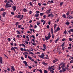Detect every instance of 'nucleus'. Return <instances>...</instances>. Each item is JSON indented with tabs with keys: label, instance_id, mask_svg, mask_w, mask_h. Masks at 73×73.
Returning <instances> with one entry per match:
<instances>
[{
	"label": "nucleus",
	"instance_id": "obj_1",
	"mask_svg": "<svg viewBox=\"0 0 73 73\" xmlns=\"http://www.w3.org/2000/svg\"><path fill=\"white\" fill-rule=\"evenodd\" d=\"M6 8H10L11 7V5H10L9 3H6L5 5Z\"/></svg>",
	"mask_w": 73,
	"mask_h": 73
},
{
	"label": "nucleus",
	"instance_id": "obj_2",
	"mask_svg": "<svg viewBox=\"0 0 73 73\" xmlns=\"http://www.w3.org/2000/svg\"><path fill=\"white\" fill-rule=\"evenodd\" d=\"M66 68H62V70H60L59 71L60 73H63V72H64L65 71H66Z\"/></svg>",
	"mask_w": 73,
	"mask_h": 73
},
{
	"label": "nucleus",
	"instance_id": "obj_3",
	"mask_svg": "<svg viewBox=\"0 0 73 73\" xmlns=\"http://www.w3.org/2000/svg\"><path fill=\"white\" fill-rule=\"evenodd\" d=\"M72 18H73V16H68L67 17V19H72Z\"/></svg>",
	"mask_w": 73,
	"mask_h": 73
},
{
	"label": "nucleus",
	"instance_id": "obj_4",
	"mask_svg": "<svg viewBox=\"0 0 73 73\" xmlns=\"http://www.w3.org/2000/svg\"><path fill=\"white\" fill-rule=\"evenodd\" d=\"M23 62L25 64L26 66H28V64H27V62L26 61H23Z\"/></svg>",
	"mask_w": 73,
	"mask_h": 73
},
{
	"label": "nucleus",
	"instance_id": "obj_5",
	"mask_svg": "<svg viewBox=\"0 0 73 73\" xmlns=\"http://www.w3.org/2000/svg\"><path fill=\"white\" fill-rule=\"evenodd\" d=\"M20 50H21V51H24L25 52H27V50L25 48L23 49L22 48H21Z\"/></svg>",
	"mask_w": 73,
	"mask_h": 73
},
{
	"label": "nucleus",
	"instance_id": "obj_6",
	"mask_svg": "<svg viewBox=\"0 0 73 73\" xmlns=\"http://www.w3.org/2000/svg\"><path fill=\"white\" fill-rule=\"evenodd\" d=\"M50 36H45V38H46V40H48L49 39H50Z\"/></svg>",
	"mask_w": 73,
	"mask_h": 73
},
{
	"label": "nucleus",
	"instance_id": "obj_7",
	"mask_svg": "<svg viewBox=\"0 0 73 73\" xmlns=\"http://www.w3.org/2000/svg\"><path fill=\"white\" fill-rule=\"evenodd\" d=\"M12 8L13 9V11H15L16 9V7L15 6H13L12 7Z\"/></svg>",
	"mask_w": 73,
	"mask_h": 73
},
{
	"label": "nucleus",
	"instance_id": "obj_8",
	"mask_svg": "<svg viewBox=\"0 0 73 73\" xmlns=\"http://www.w3.org/2000/svg\"><path fill=\"white\" fill-rule=\"evenodd\" d=\"M28 58L30 59V60H31L32 61H35V60H34L33 59H32V58H31V57L30 56H28Z\"/></svg>",
	"mask_w": 73,
	"mask_h": 73
},
{
	"label": "nucleus",
	"instance_id": "obj_9",
	"mask_svg": "<svg viewBox=\"0 0 73 73\" xmlns=\"http://www.w3.org/2000/svg\"><path fill=\"white\" fill-rule=\"evenodd\" d=\"M53 14H50L48 15V17H53Z\"/></svg>",
	"mask_w": 73,
	"mask_h": 73
},
{
	"label": "nucleus",
	"instance_id": "obj_10",
	"mask_svg": "<svg viewBox=\"0 0 73 73\" xmlns=\"http://www.w3.org/2000/svg\"><path fill=\"white\" fill-rule=\"evenodd\" d=\"M11 69L13 71H15V67L13 66H12L11 67Z\"/></svg>",
	"mask_w": 73,
	"mask_h": 73
},
{
	"label": "nucleus",
	"instance_id": "obj_11",
	"mask_svg": "<svg viewBox=\"0 0 73 73\" xmlns=\"http://www.w3.org/2000/svg\"><path fill=\"white\" fill-rule=\"evenodd\" d=\"M16 23L15 25L16 27H17V25H19V23H20L19 22H16Z\"/></svg>",
	"mask_w": 73,
	"mask_h": 73
},
{
	"label": "nucleus",
	"instance_id": "obj_12",
	"mask_svg": "<svg viewBox=\"0 0 73 73\" xmlns=\"http://www.w3.org/2000/svg\"><path fill=\"white\" fill-rule=\"evenodd\" d=\"M2 57L0 56V62L1 64H2V62H3V60H2Z\"/></svg>",
	"mask_w": 73,
	"mask_h": 73
},
{
	"label": "nucleus",
	"instance_id": "obj_13",
	"mask_svg": "<svg viewBox=\"0 0 73 73\" xmlns=\"http://www.w3.org/2000/svg\"><path fill=\"white\" fill-rule=\"evenodd\" d=\"M40 57V58H43V59H44L45 58H44V55H43L42 54H41Z\"/></svg>",
	"mask_w": 73,
	"mask_h": 73
},
{
	"label": "nucleus",
	"instance_id": "obj_14",
	"mask_svg": "<svg viewBox=\"0 0 73 73\" xmlns=\"http://www.w3.org/2000/svg\"><path fill=\"white\" fill-rule=\"evenodd\" d=\"M54 66H52L50 67H49L48 69L50 70H51L50 69H52V68H54Z\"/></svg>",
	"mask_w": 73,
	"mask_h": 73
},
{
	"label": "nucleus",
	"instance_id": "obj_15",
	"mask_svg": "<svg viewBox=\"0 0 73 73\" xmlns=\"http://www.w3.org/2000/svg\"><path fill=\"white\" fill-rule=\"evenodd\" d=\"M11 50H14V52H16V50H15V48L14 47H12V48H11Z\"/></svg>",
	"mask_w": 73,
	"mask_h": 73
},
{
	"label": "nucleus",
	"instance_id": "obj_16",
	"mask_svg": "<svg viewBox=\"0 0 73 73\" xmlns=\"http://www.w3.org/2000/svg\"><path fill=\"white\" fill-rule=\"evenodd\" d=\"M6 13L5 12H4L2 13V16L3 17H5V15Z\"/></svg>",
	"mask_w": 73,
	"mask_h": 73
},
{
	"label": "nucleus",
	"instance_id": "obj_17",
	"mask_svg": "<svg viewBox=\"0 0 73 73\" xmlns=\"http://www.w3.org/2000/svg\"><path fill=\"white\" fill-rule=\"evenodd\" d=\"M39 16V14L38 13H36L35 15L36 17H38Z\"/></svg>",
	"mask_w": 73,
	"mask_h": 73
},
{
	"label": "nucleus",
	"instance_id": "obj_18",
	"mask_svg": "<svg viewBox=\"0 0 73 73\" xmlns=\"http://www.w3.org/2000/svg\"><path fill=\"white\" fill-rule=\"evenodd\" d=\"M62 17L64 18H65V19H66V15L65 14H63L62 15Z\"/></svg>",
	"mask_w": 73,
	"mask_h": 73
},
{
	"label": "nucleus",
	"instance_id": "obj_19",
	"mask_svg": "<svg viewBox=\"0 0 73 73\" xmlns=\"http://www.w3.org/2000/svg\"><path fill=\"white\" fill-rule=\"evenodd\" d=\"M23 12H27L28 11V10H27V9H25V8H24L23 9Z\"/></svg>",
	"mask_w": 73,
	"mask_h": 73
},
{
	"label": "nucleus",
	"instance_id": "obj_20",
	"mask_svg": "<svg viewBox=\"0 0 73 73\" xmlns=\"http://www.w3.org/2000/svg\"><path fill=\"white\" fill-rule=\"evenodd\" d=\"M50 32H51L52 35H53V29L51 28V29Z\"/></svg>",
	"mask_w": 73,
	"mask_h": 73
},
{
	"label": "nucleus",
	"instance_id": "obj_21",
	"mask_svg": "<svg viewBox=\"0 0 73 73\" xmlns=\"http://www.w3.org/2000/svg\"><path fill=\"white\" fill-rule=\"evenodd\" d=\"M44 48L45 49H46V46L45 44H44L43 45Z\"/></svg>",
	"mask_w": 73,
	"mask_h": 73
},
{
	"label": "nucleus",
	"instance_id": "obj_22",
	"mask_svg": "<svg viewBox=\"0 0 73 73\" xmlns=\"http://www.w3.org/2000/svg\"><path fill=\"white\" fill-rule=\"evenodd\" d=\"M52 10L51 9L48 10H47V13H50V12Z\"/></svg>",
	"mask_w": 73,
	"mask_h": 73
},
{
	"label": "nucleus",
	"instance_id": "obj_23",
	"mask_svg": "<svg viewBox=\"0 0 73 73\" xmlns=\"http://www.w3.org/2000/svg\"><path fill=\"white\" fill-rule=\"evenodd\" d=\"M48 37H50H50H51V35H50V32H49L48 33Z\"/></svg>",
	"mask_w": 73,
	"mask_h": 73
},
{
	"label": "nucleus",
	"instance_id": "obj_24",
	"mask_svg": "<svg viewBox=\"0 0 73 73\" xmlns=\"http://www.w3.org/2000/svg\"><path fill=\"white\" fill-rule=\"evenodd\" d=\"M42 64H43V65H47V63H45V62H42Z\"/></svg>",
	"mask_w": 73,
	"mask_h": 73
},
{
	"label": "nucleus",
	"instance_id": "obj_25",
	"mask_svg": "<svg viewBox=\"0 0 73 73\" xmlns=\"http://www.w3.org/2000/svg\"><path fill=\"white\" fill-rule=\"evenodd\" d=\"M64 4V2H61L60 3V5L61 6L62 5V4Z\"/></svg>",
	"mask_w": 73,
	"mask_h": 73
},
{
	"label": "nucleus",
	"instance_id": "obj_26",
	"mask_svg": "<svg viewBox=\"0 0 73 73\" xmlns=\"http://www.w3.org/2000/svg\"><path fill=\"white\" fill-rule=\"evenodd\" d=\"M28 54V53L27 52H24L23 53V55H25L26 54Z\"/></svg>",
	"mask_w": 73,
	"mask_h": 73
},
{
	"label": "nucleus",
	"instance_id": "obj_27",
	"mask_svg": "<svg viewBox=\"0 0 73 73\" xmlns=\"http://www.w3.org/2000/svg\"><path fill=\"white\" fill-rule=\"evenodd\" d=\"M48 2L49 3H54L53 1H48Z\"/></svg>",
	"mask_w": 73,
	"mask_h": 73
},
{
	"label": "nucleus",
	"instance_id": "obj_28",
	"mask_svg": "<svg viewBox=\"0 0 73 73\" xmlns=\"http://www.w3.org/2000/svg\"><path fill=\"white\" fill-rule=\"evenodd\" d=\"M29 53L30 54H33V53L31 52V51H30L29 52Z\"/></svg>",
	"mask_w": 73,
	"mask_h": 73
},
{
	"label": "nucleus",
	"instance_id": "obj_29",
	"mask_svg": "<svg viewBox=\"0 0 73 73\" xmlns=\"http://www.w3.org/2000/svg\"><path fill=\"white\" fill-rule=\"evenodd\" d=\"M57 30L58 31H60V28L59 27H58L57 29Z\"/></svg>",
	"mask_w": 73,
	"mask_h": 73
},
{
	"label": "nucleus",
	"instance_id": "obj_30",
	"mask_svg": "<svg viewBox=\"0 0 73 73\" xmlns=\"http://www.w3.org/2000/svg\"><path fill=\"white\" fill-rule=\"evenodd\" d=\"M16 32H17V33H18L17 34H19V35L20 34V32L19 31H16Z\"/></svg>",
	"mask_w": 73,
	"mask_h": 73
},
{
	"label": "nucleus",
	"instance_id": "obj_31",
	"mask_svg": "<svg viewBox=\"0 0 73 73\" xmlns=\"http://www.w3.org/2000/svg\"><path fill=\"white\" fill-rule=\"evenodd\" d=\"M55 61L56 62H57V61H58V58H55Z\"/></svg>",
	"mask_w": 73,
	"mask_h": 73
},
{
	"label": "nucleus",
	"instance_id": "obj_32",
	"mask_svg": "<svg viewBox=\"0 0 73 73\" xmlns=\"http://www.w3.org/2000/svg\"><path fill=\"white\" fill-rule=\"evenodd\" d=\"M23 15H22L21 17V18L19 19V20H22V19H23Z\"/></svg>",
	"mask_w": 73,
	"mask_h": 73
},
{
	"label": "nucleus",
	"instance_id": "obj_33",
	"mask_svg": "<svg viewBox=\"0 0 73 73\" xmlns=\"http://www.w3.org/2000/svg\"><path fill=\"white\" fill-rule=\"evenodd\" d=\"M21 15H19L17 16V18H20V17H21Z\"/></svg>",
	"mask_w": 73,
	"mask_h": 73
},
{
	"label": "nucleus",
	"instance_id": "obj_34",
	"mask_svg": "<svg viewBox=\"0 0 73 73\" xmlns=\"http://www.w3.org/2000/svg\"><path fill=\"white\" fill-rule=\"evenodd\" d=\"M64 44H65V42H64L61 45V46L63 47V46H64Z\"/></svg>",
	"mask_w": 73,
	"mask_h": 73
},
{
	"label": "nucleus",
	"instance_id": "obj_35",
	"mask_svg": "<svg viewBox=\"0 0 73 73\" xmlns=\"http://www.w3.org/2000/svg\"><path fill=\"white\" fill-rule=\"evenodd\" d=\"M50 71L51 73H54V71H53V70H50Z\"/></svg>",
	"mask_w": 73,
	"mask_h": 73
},
{
	"label": "nucleus",
	"instance_id": "obj_36",
	"mask_svg": "<svg viewBox=\"0 0 73 73\" xmlns=\"http://www.w3.org/2000/svg\"><path fill=\"white\" fill-rule=\"evenodd\" d=\"M21 60H24V58L23 56H21Z\"/></svg>",
	"mask_w": 73,
	"mask_h": 73
},
{
	"label": "nucleus",
	"instance_id": "obj_37",
	"mask_svg": "<svg viewBox=\"0 0 73 73\" xmlns=\"http://www.w3.org/2000/svg\"><path fill=\"white\" fill-rule=\"evenodd\" d=\"M40 15L41 16H43V15H44V13H41L40 14Z\"/></svg>",
	"mask_w": 73,
	"mask_h": 73
},
{
	"label": "nucleus",
	"instance_id": "obj_38",
	"mask_svg": "<svg viewBox=\"0 0 73 73\" xmlns=\"http://www.w3.org/2000/svg\"><path fill=\"white\" fill-rule=\"evenodd\" d=\"M21 25H18V27L19 28H21Z\"/></svg>",
	"mask_w": 73,
	"mask_h": 73
},
{
	"label": "nucleus",
	"instance_id": "obj_39",
	"mask_svg": "<svg viewBox=\"0 0 73 73\" xmlns=\"http://www.w3.org/2000/svg\"><path fill=\"white\" fill-rule=\"evenodd\" d=\"M65 64H63L62 65V66H61V68H64V67H65Z\"/></svg>",
	"mask_w": 73,
	"mask_h": 73
},
{
	"label": "nucleus",
	"instance_id": "obj_40",
	"mask_svg": "<svg viewBox=\"0 0 73 73\" xmlns=\"http://www.w3.org/2000/svg\"><path fill=\"white\" fill-rule=\"evenodd\" d=\"M66 25H69V22H66Z\"/></svg>",
	"mask_w": 73,
	"mask_h": 73
},
{
	"label": "nucleus",
	"instance_id": "obj_41",
	"mask_svg": "<svg viewBox=\"0 0 73 73\" xmlns=\"http://www.w3.org/2000/svg\"><path fill=\"white\" fill-rule=\"evenodd\" d=\"M4 11V9L3 8L1 9L0 10V12L3 11Z\"/></svg>",
	"mask_w": 73,
	"mask_h": 73
},
{
	"label": "nucleus",
	"instance_id": "obj_42",
	"mask_svg": "<svg viewBox=\"0 0 73 73\" xmlns=\"http://www.w3.org/2000/svg\"><path fill=\"white\" fill-rule=\"evenodd\" d=\"M66 15H69V11H68L66 13Z\"/></svg>",
	"mask_w": 73,
	"mask_h": 73
},
{
	"label": "nucleus",
	"instance_id": "obj_43",
	"mask_svg": "<svg viewBox=\"0 0 73 73\" xmlns=\"http://www.w3.org/2000/svg\"><path fill=\"white\" fill-rule=\"evenodd\" d=\"M69 41H71L72 40V39L71 38H70L69 39Z\"/></svg>",
	"mask_w": 73,
	"mask_h": 73
},
{
	"label": "nucleus",
	"instance_id": "obj_44",
	"mask_svg": "<svg viewBox=\"0 0 73 73\" xmlns=\"http://www.w3.org/2000/svg\"><path fill=\"white\" fill-rule=\"evenodd\" d=\"M31 37L33 38H35V36L33 35H32L31 36Z\"/></svg>",
	"mask_w": 73,
	"mask_h": 73
},
{
	"label": "nucleus",
	"instance_id": "obj_45",
	"mask_svg": "<svg viewBox=\"0 0 73 73\" xmlns=\"http://www.w3.org/2000/svg\"><path fill=\"white\" fill-rule=\"evenodd\" d=\"M56 27H57V24H55L54 25V28H56Z\"/></svg>",
	"mask_w": 73,
	"mask_h": 73
},
{
	"label": "nucleus",
	"instance_id": "obj_46",
	"mask_svg": "<svg viewBox=\"0 0 73 73\" xmlns=\"http://www.w3.org/2000/svg\"><path fill=\"white\" fill-rule=\"evenodd\" d=\"M54 37V35H53V34H52V38L53 39Z\"/></svg>",
	"mask_w": 73,
	"mask_h": 73
},
{
	"label": "nucleus",
	"instance_id": "obj_47",
	"mask_svg": "<svg viewBox=\"0 0 73 73\" xmlns=\"http://www.w3.org/2000/svg\"><path fill=\"white\" fill-rule=\"evenodd\" d=\"M9 1H10L11 3H13V2L12 1V0H8Z\"/></svg>",
	"mask_w": 73,
	"mask_h": 73
},
{
	"label": "nucleus",
	"instance_id": "obj_48",
	"mask_svg": "<svg viewBox=\"0 0 73 73\" xmlns=\"http://www.w3.org/2000/svg\"><path fill=\"white\" fill-rule=\"evenodd\" d=\"M46 27L47 29H49V25H47L46 26Z\"/></svg>",
	"mask_w": 73,
	"mask_h": 73
},
{
	"label": "nucleus",
	"instance_id": "obj_49",
	"mask_svg": "<svg viewBox=\"0 0 73 73\" xmlns=\"http://www.w3.org/2000/svg\"><path fill=\"white\" fill-rule=\"evenodd\" d=\"M56 50H53V52L55 53H56Z\"/></svg>",
	"mask_w": 73,
	"mask_h": 73
},
{
	"label": "nucleus",
	"instance_id": "obj_50",
	"mask_svg": "<svg viewBox=\"0 0 73 73\" xmlns=\"http://www.w3.org/2000/svg\"><path fill=\"white\" fill-rule=\"evenodd\" d=\"M37 24V25H40V23H36Z\"/></svg>",
	"mask_w": 73,
	"mask_h": 73
},
{
	"label": "nucleus",
	"instance_id": "obj_51",
	"mask_svg": "<svg viewBox=\"0 0 73 73\" xmlns=\"http://www.w3.org/2000/svg\"><path fill=\"white\" fill-rule=\"evenodd\" d=\"M30 5H31V6H32L33 5H32V3L31 2H30L29 3Z\"/></svg>",
	"mask_w": 73,
	"mask_h": 73
},
{
	"label": "nucleus",
	"instance_id": "obj_52",
	"mask_svg": "<svg viewBox=\"0 0 73 73\" xmlns=\"http://www.w3.org/2000/svg\"><path fill=\"white\" fill-rule=\"evenodd\" d=\"M21 45H22L23 46H24V47H25V45L23 44H22Z\"/></svg>",
	"mask_w": 73,
	"mask_h": 73
},
{
	"label": "nucleus",
	"instance_id": "obj_53",
	"mask_svg": "<svg viewBox=\"0 0 73 73\" xmlns=\"http://www.w3.org/2000/svg\"><path fill=\"white\" fill-rule=\"evenodd\" d=\"M31 44H32V45H34V46L36 45V44L35 43H32L31 42Z\"/></svg>",
	"mask_w": 73,
	"mask_h": 73
},
{
	"label": "nucleus",
	"instance_id": "obj_54",
	"mask_svg": "<svg viewBox=\"0 0 73 73\" xmlns=\"http://www.w3.org/2000/svg\"><path fill=\"white\" fill-rule=\"evenodd\" d=\"M38 4L39 6V7H41V3H38Z\"/></svg>",
	"mask_w": 73,
	"mask_h": 73
},
{
	"label": "nucleus",
	"instance_id": "obj_55",
	"mask_svg": "<svg viewBox=\"0 0 73 73\" xmlns=\"http://www.w3.org/2000/svg\"><path fill=\"white\" fill-rule=\"evenodd\" d=\"M44 19H45V18H46V15H44L43 16Z\"/></svg>",
	"mask_w": 73,
	"mask_h": 73
},
{
	"label": "nucleus",
	"instance_id": "obj_56",
	"mask_svg": "<svg viewBox=\"0 0 73 73\" xmlns=\"http://www.w3.org/2000/svg\"><path fill=\"white\" fill-rule=\"evenodd\" d=\"M70 31H71L72 32H73V29H70Z\"/></svg>",
	"mask_w": 73,
	"mask_h": 73
},
{
	"label": "nucleus",
	"instance_id": "obj_57",
	"mask_svg": "<svg viewBox=\"0 0 73 73\" xmlns=\"http://www.w3.org/2000/svg\"><path fill=\"white\" fill-rule=\"evenodd\" d=\"M58 41V39H56L55 41V43H57Z\"/></svg>",
	"mask_w": 73,
	"mask_h": 73
},
{
	"label": "nucleus",
	"instance_id": "obj_58",
	"mask_svg": "<svg viewBox=\"0 0 73 73\" xmlns=\"http://www.w3.org/2000/svg\"><path fill=\"white\" fill-rule=\"evenodd\" d=\"M11 45L12 46L13 45V42L11 43Z\"/></svg>",
	"mask_w": 73,
	"mask_h": 73
},
{
	"label": "nucleus",
	"instance_id": "obj_59",
	"mask_svg": "<svg viewBox=\"0 0 73 73\" xmlns=\"http://www.w3.org/2000/svg\"><path fill=\"white\" fill-rule=\"evenodd\" d=\"M70 64H72V63H73V60H71L70 61Z\"/></svg>",
	"mask_w": 73,
	"mask_h": 73
},
{
	"label": "nucleus",
	"instance_id": "obj_60",
	"mask_svg": "<svg viewBox=\"0 0 73 73\" xmlns=\"http://www.w3.org/2000/svg\"><path fill=\"white\" fill-rule=\"evenodd\" d=\"M56 62V61L55 60H53V63H55V62Z\"/></svg>",
	"mask_w": 73,
	"mask_h": 73
},
{
	"label": "nucleus",
	"instance_id": "obj_61",
	"mask_svg": "<svg viewBox=\"0 0 73 73\" xmlns=\"http://www.w3.org/2000/svg\"><path fill=\"white\" fill-rule=\"evenodd\" d=\"M58 31L57 30H56L55 31H54V33H56V32H57Z\"/></svg>",
	"mask_w": 73,
	"mask_h": 73
},
{
	"label": "nucleus",
	"instance_id": "obj_62",
	"mask_svg": "<svg viewBox=\"0 0 73 73\" xmlns=\"http://www.w3.org/2000/svg\"><path fill=\"white\" fill-rule=\"evenodd\" d=\"M25 42L26 43V44H28V41H25Z\"/></svg>",
	"mask_w": 73,
	"mask_h": 73
},
{
	"label": "nucleus",
	"instance_id": "obj_63",
	"mask_svg": "<svg viewBox=\"0 0 73 73\" xmlns=\"http://www.w3.org/2000/svg\"><path fill=\"white\" fill-rule=\"evenodd\" d=\"M11 14H12V15H14V12H11Z\"/></svg>",
	"mask_w": 73,
	"mask_h": 73
},
{
	"label": "nucleus",
	"instance_id": "obj_64",
	"mask_svg": "<svg viewBox=\"0 0 73 73\" xmlns=\"http://www.w3.org/2000/svg\"><path fill=\"white\" fill-rule=\"evenodd\" d=\"M29 68L30 69H32V66H29Z\"/></svg>",
	"mask_w": 73,
	"mask_h": 73
}]
</instances>
